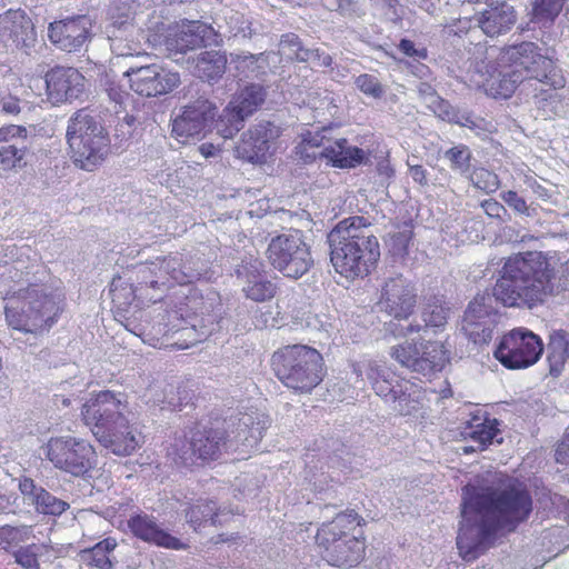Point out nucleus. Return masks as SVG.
<instances>
[{
  "mask_svg": "<svg viewBox=\"0 0 569 569\" xmlns=\"http://www.w3.org/2000/svg\"><path fill=\"white\" fill-rule=\"evenodd\" d=\"M532 509L531 493L521 483H510L502 489L486 488L466 498L462 517L473 511L482 519L479 523H461L457 536L460 557L466 562L475 561L495 543L499 530L515 531L529 519Z\"/></svg>",
  "mask_w": 569,
  "mask_h": 569,
  "instance_id": "obj_1",
  "label": "nucleus"
},
{
  "mask_svg": "<svg viewBox=\"0 0 569 569\" xmlns=\"http://www.w3.org/2000/svg\"><path fill=\"white\" fill-rule=\"evenodd\" d=\"M555 278L556 268L546 252H517L506 258L492 295L503 307L533 309L555 295Z\"/></svg>",
  "mask_w": 569,
  "mask_h": 569,
  "instance_id": "obj_2",
  "label": "nucleus"
},
{
  "mask_svg": "<svg viewBox=\"0 0 569 569\" xmlns=\"http://www.w3.org/2000/svg\"><path fill=\"white\" fill-rule=\"evenodd\" d=\"M24 280V272L14 263L4 261L0 264V287L4 291V317L14 330L38 333L49 330L64 310L66 297L58 290L44 284L28 283L13 289L12 284Z\"/></svg>",
  "mask_w": 569,
  "mask_h": 569,
  "instance_id": "obj_3",
  "label": "nucleus"
},
{
  "mask_svg": "<svg viewBox=\"0 0 569 569\" xmlns=\"http://www.w3.org/2000/svg\"><path fill=\"white\" fill-rule=\"evenodd\" d=\"M362 216L340 220L328 233L329 258L336 273L348 281L363 280L379 266L381 247Z\"/></svg>",
  "mask_w": 569,
  "mask_h": 569,
  "instance_id": "obj_4",
  "label": "nucleus"
},
{
  "mask_svg": "<svg viewBox=\"0 0 569 569\" xmlns=\"http://www.w3.org/2000/svg\"><path fill=\"white\" fill-rule=\"evenodd\" d=\"M229 433L219 422L196 423L167 443V462L180 472L194 471L217 461L228 450Z\"/></svg>",
  "mask_w": 569,
  "mask_h": 569,
  "instance_id": "obj_5",
  "label": "nucleus"
},
{
  "mask_svg": "<svg viewBox=\"0 0 569 569\" xmlns=\"http://www.w3.org/2000/svg\"><path fill=\"white\" fill-rule=\"evenodd\" d=\"M365 523V519L352 509L323 522L316 533L321 558L336 567L349 568L360 563L366 553V538L359 528Z\"/></svg>",
  "mask_w": 569,
  "mask_h": 569,
  "instance_id": "obj_6",
  "label": "nucleus"
},
{
  "mask_svg": "<svg viewBox=\"0 0 569 569\" xmlns=\"http://www.w3.org/2000/svg\"><path fill=\"white\" fill-rule=\"evenodd\" d=\"M270 367L276 378L296 395L311 393L327 373L321 352L302 343L278 348L271 355Z\"/></svg>",
  "mask_w": 569,
  "mask_h": 569,
  "instance_id": "obj_7",
  "label": "nucleus"
},
{
  "mask_svg": "<svg viewBox=\"0 0 569 569\" xmlns=\"http://www.w3.org/2000/svg\"><path fill=\"white\" fill-rule=\"evenodd\" d=\"M67 140L73 163L86 171L100 167L110 151L108 132L87 109L70 119Z\"/></svg>",
  "mask_w": 569,
  "mask_h": 569,
  "instance_id": "obj_8",
  "label": "nucleus"
},
{
  "mask_svg": "<svg viewBox=\"0 0 569 569\" xmlns=\"http://www.w3.org/2000/svg\"><path fill=\"white\" fill-rule=\"evenodd\" d=\"M270 266L286 278L300 279L313 267L311 247L301 230L273 237L266 250Z\"/></svg>",
  "mask_w": 569,
  "mask_h": 569,
  "instance_id": "obj_9",
  "label": "nucleus"
},
{
  "mask_svg": "<svg viewBox=\"0 0 569 569\" xmlns=\"http://www.w3.org/2000/svg\"><path fill=\"white\" fill-rule=\"evenodd\" d=\"M43 452L56 469L74 477L88 476L98 462L94 446L87 439L70 435L49 438Z\"/></svg>",
  "mask_w": 569,
  "mask_h": 569,
  "instance_id": "obj_10",
  "label": "nucleus"
},
{
  "mask_svg": "<svg viewBox=\"0 0 569 569\" xmlns=\"http://www.w3.org/2000/svg\"><path fill=\"white\" fill-rule=\"evenodd\" d=\"M503 59L509 68H515L522 82L536 80L551 89H561L566 86V78L556 62L541 54L533 42H521L505 50Z\"/></svg>",
  "mask_w": 569,
  "mask_h": 569,
  "instance_id": "obj_11",
  "label": "nucleus"
},
{
  "mask_svg": "<svg viewBox=\"0 0 569 569\" xmlns=\"http://www.w3.org/2000/svg\"><path fill=\"white\" fill-rule=\"evenodd\" d=\"M390 356L402 367L426 377L441 372L451 360L447 345L437 340H406L393 346Z\"/></svg>",
  "mask_w": 569,
  "mask_h": 569,
  "instance_id": "obj_12",
  "label": "nucleus"
},
{
  "mask_svg": "<svg viewBox=\"0 0 569 569\" xmlns=\"http://www.w3.org/2000/svg\"><path fill=\"white\" fill-rule=\"evenodd\" d=\"M542 339L525 327L513 328L503 333L493 357L508 370L527 369L536 365L543 353Z\"/></svg>",
  "mask_w": 569,
  "mask_h": 569,
  "instance_id": "obj_13",
  "label": "nucleus"
},
{
  "mask_svg": "<svg viewBox=\"0 0 569 569\" xmlns=\"http://www.w3.org/2000/svg\"><path fill=\"white\" fill-rule=\"evenodd\" d=\"M144 343L157 349L184 350L203 340L194 325H190L178 311H168L167 321L139 335Z\"/></svg>",
  "mask_w": 569,
  "mask_h": 569,
  "instance_id": "obj_14",
  "label": "nucleus"
},
{
  "mask_svg": "<svg viewBox=\"0 0 569 569\" xmlns=\"http://www.w3.org/2000/svg\"><path fill=\"white\" fill-rule=\"evenodd\" d=\"M128 409V399L123 392L112 390L96 391L81 407V418L86 426L94 431H103L111 423L122 419Z\"/></svg>",
  "mask_w": 569,
  "mask_h": 569,
  "instance_id": "obj_15",
  "label": "nucleus"
},
{
  "mask_svg": "<svg viewBox=\"0 0 569 569\" xmlns=\"http://www.w3.org/2000/svg\"><path fill=\"white\" fill-rule=\"evenodd\" d=\"M267 90L262 84L249 83L241 88L224 108L218 120L223 138H232L246 118L252 116L264 102Z\"/></svg>",
  "mask_w": 569,
  "mask_h": 569,
  "instance_id": "obj_16",
  "label": "nucleus"
},
{
  "mask_svg": "<svg viewBox=\"0 0 569 569\" xmlns=\"http://www.w3.org/2000/svg\"><path fill=\"white\" fill-rule=\"evenodd\" d=\"M32 19L22 9H8L0 14V52H28L36 46Z\"/></svg>",
  "mask_w": 569,
  "mask_h": 569,
  "instance_id": "obj_17",
  "label": "nucleus"
},
{
  "mask_svg": "<svg viewBox=\"0 0 569 569\" xmlns=\"http://www.w3.org/2000/svg\"><path fill=\"white\" fill-rule=\"evenodd\" d=\"M124 74L129 77L131 90L148 98L168 94L181 84L179 72L157 63L130 68Z\"/></svg>",
  "mask_w": 569,
  "mask_h": 569,
  "instance_id": "obj_18",
  "label": "nucleus"
},
{
  "mask_svg": "<svg viewBox=\"0 0 569 569\" xmlns=\"http://www.w3.org/2000/svg\"><path fill=\"white\" fill-rule=\"evenodd\" d=\"M217 116V107L208 99H197L181 109L172 120L171 134L181 143L204 134Z\"/></svg>",
  "mask_w": 569,
  "mask_h": 569,
  "instance_id": "obj_19",
  "label": "nucleus"
},
{
  "mask_svg": "<svg viewBox=\"0 0 569 569\" xmlns=\"http://www.w3.org/2000/svg\"><path fill=\"white\" fill-rule=\"evenodd\" d=\"M417 298L411 281L398 274L383 281L377 303L388 316L407 320L415 312Z\"/></svg>",
  "mask_w": 569,
  "mask_h": 569,
  "instance_id": "obj_20",
  "label": "nucleus"
},
{
  "mask_svg": "<svg viewBox=\"0 0 569 569\" xmlns=\"http://www.w3.org/2000/svg\"><path fill=\"white\" fill-rule=\"evenodd\" d=\"M279 137L280 129L277 126L269 121L259 122L242 133L234 148L236 156L250 163H266Z\"/></svg>",
  "mask_w": 569,
  "mask_h": 569,
  "instance_id": "obj_21",
  "label": "nucleus"
},
{
  "mask_svg": "<svg viewBox=\"0 0 569 569\" xmlns=\"http://www.w3.org/2000/svg\"><path fill=\"white\" fill-rule=\"evenodd\" d=\"M92 21L88 16H74L49 23L48 38L58 49L78 52L92 36Z\"/></svg>",
  "mask_w": 569,
  "mask_h": 569,
  "instance_id": "obj_22",
  "label": "nucleus"
},
{
  "mask_svg": "<svg viewBox=\"0 0 569 569\" xmlns=\"http://www.w3.org/2000/svg\"><path fill=\"white\" fill-rule=\"evenodd\" d=\"M94 437L102 447L117 456H130L143 442L141 432L129 422L126 416L103 431H94Z\"/></svg>",
  "mask_w": 569,
  "mask_h": 569,
  "instance_id": "obj_23",
  "label": "nucleus"
},
{
  "mask_svg": "<svg viewBox=\"0 0 569 569\" xmlns=\"http://www.w3.org/2000/svg\"><path fill=\"white\" fill-rule=\"evenodd\" d=\"M44 80L48 99L59 104L78 98L84 77L76 68L57 66L47 71Z\"/></svg>",
  "mask_w": 569,
  "mask_h": 569,
  "instance_id": "obj_24",
  "label": "nucleus"
},
{
  "mask_svg": "<svg viewBox=\"0 0 569 569\" xmlns=\"http://www.w3.org/2000/svg\"><path fill=\"white\" fill-rule=\"evenodd\" d=\"M28 130L23 126L9 124L0 128V170L10 171L27 164Z\"/></svg>",
  "mask_w": 569,
  "mask_h": 569,
  "instance_id": "obj_25",
  "label": "nucleus"
},
{
  "mask_svg": "<svg viewBox=\"0 0 569 569\" xmlns=\"http://www.w3.org/2000/svg\"><path fill=\"white\" fill-rule=\"evenodd\" d=\"M485 296H477L465 311L462 330L475 345H488L493 336L495 322L491 312L485 305Z\"/></svg>",
  "mask_w": 569,
  "mask_h": 569,
  "instance_id": "obj_26",
  "label": "nucleus"
},
{
  "mask_svg": "<svg viewBox=\"0 0 569 569\" xmlns=\"http://www.w3.org/2000/svg\"><path fill=\"white\" fill-rule=\"evenodd\" d=\"M127 525L132 536L143 542L173 550L186 548L178 538L163 530L154 517L144 512L130 516Z\"/></svg>",
  "mask_w": 569,
  "mask_h": 569,
  "instance_id": "obj_27",
  "label": "nucleus"
},
{
  "mask_svg": "<svg viewBox=\"0 0 569 569\" xmlns=\"http://www.w3.org/2000/svg\"><path fill=\"white\" fill-rule=\"evenodd\" d=\"M319 158L327 166L349 170L355 169L367 162L366 151L349 142L347 138H338L328 143L319 151Z\"/></svg>",
  "mask_w": 569,
  "mask_h": 569,
  "instance_id": "obj_28",
  "label": "nucleus"
},
{
  "mask_svg": "<svg viewBox=\"0 0 569 569\" xmlns=\"http://www.w3.org/2000/svg\"><path fill=\"white\" fill-rule=\"evenodd\" d=\"M214 36L213 28L199 20L182 21L174 31L169 44L177 51L184 53L206 46Z\"/></svg>",
  "mask_w": 569,
  "mask_h": 569,
  "instance_id": "obj_29",
  "label": "nucleus"
},
{
  "mask_svg": "<svg viewBox=\"0 0 569 569\" xmlns=\"http://www.w3.org/2000/svg\"><path fill=\"white\" fill-rule=\"evenodd\" d=\"M463 435L485 450L500 435V421L488 411L477 408L469 413L463 425Z\"/></svg>",
  "mask_w": 569,
  "mask_h": 569,
  "instance_id": "obj_30",
  "label": "nucleus"
},
{
  "mask_svg": "<svg viewBox=\"0 0 569 569\" xmlns=\"http://www.w3.org/2000/svg\"><path fill=\"white\" fill-rule=\"evenodd\" d=\"M517 21L515 9L506 2L490 4L477 18L479 28L488 37L507 33Z\"/></svg>",
  "mask_w": 569,
  "mask_h": 569,
  "instance_id": "obj_31",
  "label": "nucleus"
},
{
  "mask_svg": "<svg viewBox=\"0 0 569 569\" xmlns=\"http://www.w3.org/2000/svg\"><path fill=\"white\" fill-rule=\"evenodd\" d=\"M569 360V333L563 330H553L548 338L547 362L550 376L558 378L565 370Z\"/></svg>",
  "mask_w": 569,
  "mask_h": 569,
  "instance_id": "obj_32",
  "label": "nucleus"
},
{
  "mask_svg": "<svg viewBox=\"0 0 569 569\" xmlns=\"http://www.w3.org/2000/svg\"><path fill=\"white\" fill-rule=\"evenodd\" d=\"M508 72H498L490 74L482 83L485 92L495 99H508L522 83L521 76H518L515 68H509Z\"/></svg>",
  "mask_w": 569,
  "mask_h": 569,
  "instance_id": "obj_33",
  "label": "nucleus"
},
{
  "mask_svg": "<svg viewBox=\"0 0 569 569\" xmlns=\"http://www.w3.org/2000/svg\"><path fill=\"white\" fill-rule=\"evenodd\" d=\"M224 52L210 50L201 52L196 59V74L202 80L213 81L220 79L227 69Z\"/></svg>",
  "mask_w": 569,
  "mask_h": 569,
  "instance_id": "obj_34",
  "label": "nucleus"
},
{
  "mask_svg": "<svg viewBox=\"0 0 569 569\" xmlns=\"http://www.w3.org/2000/svg\"><path fill=\"white\" fill-rule=\"evenodd\" d=\"M398 410L402 416H411L422 410L426 389L409 380L399 385Z\"/></svg>",
  "mask_w": 569,
  "mask_h": 569,
  "instance_id": "obj_35",
  "label": "nucleus"
},
{
  "mask_svg": "<svg viewBox=\"0 0 569 569\" xmlns=\"http://www.w3.org/2000/svg\"><path fill=\"white\" fill-rule=\"evenodd\" d=\"M279 53L288 60L307 62L315 57H319V50L308 49L303 46L301 39L293 32L281 36L279 42Z\"/></svg>",
  "mask_w": 569,
  "mask_h": 569,
  "instance_id": "obj_36",
  "label": "nucleus"
},
{
  "mask_svg": "<svg viewBox=\"0 0 569 569\" xmlns=\"http://www.w3.org/2000/svg\"><path fill=\"white\" fill-rule=\"evenodd\" d=\"M116 539L108 537L96 543L93 547L82 550L81 557L90 567L111 569L112 562L110 560V553L116 549Z\"/></svg>",
  "mask_w": 569,
  "mask_h": 569,
  "instance_id": "obj_37",
  "label": "nucleus"
},
{
  "mask_svg": "<svg viewBox=\"0 0 569 569\" xmlns=\"http://www.w3.org/2000/svg\"><path fill=\"white\" fill-rule=\"evenodd\" d=\"M278 291V286L261 273L251 274L243 288L244 296L257 302L271 300Z\"/></svg>",
  "mask_w": 569,
  "mask_h": 569,
  "instance_id": "obj_38",
  "label": "nucleus"
},
{
  "mask_svg": "<svg viewBox=\"0 0 569 569\" xmlns=\"http://www.w3.org/2000/svg\"><path fill=\"white\" fill-rule=\"evenodd\" d=\"M325 131H327L326 127L317 131L306 130L301 133V140L296 147V153L303 162L311 163L319 157L316 149L326 146Z\"/></svg>",
  "mask_w": 569,
  "mask_h": 569,
  "instance_id": "obj_39",
  "label": "nucleus"
},
{
  "mask_svg": "<svg viewBox=\"0 0 569 569\" xmlns=\"http://www.w3.org/2000/svg\"><path fill=\"white\" fill-rule=\"evenodd\" d=\"M51 547L47 543H30L13 552L16 562L24 569H40L39 556L47 553Z\"/></svg>",
  "mask_w": 569,
  "mask_h": 569,
  "instance_id": "obj_40",
  "label": "nucleus"
},
{
  "mask_svg": "<svg viewBox=\"0 0 569 569\" xmlns=\"http://www.w3.org/2000/svg\"><path fill=\"white\" fill-rule=\"evenodd\" d=\"M32 537L31 526L0 527V549L10 551Z\"/></svg>",
  "mask_w": 569,
  "mask_h": 569,
  "instance_id": "obj_41",
  "label": "nucleus"
},
{
  "mask_svg": "<svg viewBox=\"0 0 569 569\" xmlns=\"http://www.w3.org/2000/svg\"><path fill=\"white\" fill-rule=\"evenodd\" d=\"M218 513L216 506L211 501H198L187 511L188 522L197 529L198 527L210 521L211 525L217 523Z\"/></svg>",
  "mask_w": 569,
  "mask_h": 569,
  "instance_id": "obj_42",
  "label": "nucleus"
},
{
  "mask_svg": "<svg viewBox=\"0 0 569 569\" xmlns=\"http://www.w3.org/2000/svg\"><path fill=\"white\" fill-rule=\"evenodd\" d=\"M32 505H34L38 512L51 516H59L63 513L69 507L66 501L54 497L43 488H40L38 496L34 497Z\"/></svg>",
  "mask_w": 569,
  "mask_h": 569,
  "instance_id": "obj_43",
  "label": "nucleus"
},
{
  "mask_svg": "<svg viewBox=\"0 0 569 569\" xmlns=\"http://www.w3.org/2000/svg\"><path fill=\"white\" fill-rule=\"evenodd\" d=\"M449 309L437 299L427 302L422 310V320L427 328L441 329L447 325Z\"/></svg>",
  "mask_w": 569,
  "mask_h": 569,
  "instance_id": "obj_44",
  "label": "nucleus"
},
{
  "mask_svg": "<svg viewBox=\"0 0 569 569\" xmlns=\"http://www.w3.org/2000/svg\"><path fill=\"white\" fill-rule=\"evenodd\" d=\"M413 238V227L410 223H403L398 230L390 234L389 246L393 256L405 257L408 254L409 246Z\"/></svg>",
  "mask_w": 569,
  "mask_h": 569,
  "instance_id": "obj_45",
  "label": "nucleus"
},
{
  "mask_svg": "<svg viewBox=\"0 0 569 569\" xmlns=\"http://www.w3.org/2000/svg\"><path fill=\"white\" fill-rule=\"evenodd\" d=\"M567 0H535L532 17L536 21H553Z\"/></svg>",
  "mask_w": 569,
  "mask_h": 569,
  "instance_id": "obj_46",
  "label": "nucleus"
},
{
  "mask_svg": "<svg viewBox=\"0 0 569 569\" xmlns=\"http://www.w3.org/2000/svg\"><path fill=\"white\" fill-rule=\"evenodd\" d=\"M470 180L475 188L486 193H493L500 187L499 177L486 168H476L470 176Z\"/></svg>",
  "mask_w": 569,
  "mask_h": 569,
  "instance_id": "obj_47",
  "label": "nucleus"
},
{
  "mask_svg": "<svg viewBox=\"0 0 569 569\" xmlns=\"http://www.w3.org/2000/svg\"><path fill=\"white\" fill-rule=\"evenodd\" d=\"M368 377L371 380L372 389L379 397L397 400L396 397L399 396V390L395 389V386L391 383V381L388 380L379 369L371 368Z\"/></svg>",
  "mask_w": 569,
  "mask_h": 569,
  "instance_id": "obj_48",
  "label": "nucleus"
},
{
  "mask_svg": "<svg viewBox=\"0 0 569 569\" xmlns=\"http://www.w3.org/2000/svg\"><path fill=\"white\" fill-rule=\"evenodd\" d=\"M356 87L366 96L379 99L383 96L385 89L377 77L369 73H361L355 79Z\"/></svg>",
  "mask_w": 569,
  "mask_h": 569,
  "instance_id": "obj_49",
  "label": "nucleus"
},
{
  "mask_svg": "<svg viewBox=\"0 0 569 569\" xmlns=\"http://www.w3.org/2000/svg\"><path fill=\"white\" fill-rule=\"evenodd\" d=\"M451 169L466 171L469 168L471 154L466 146H456L446 151Z\"/></svg>",
  "mask_w": 569,
  "mask_h": 569,
  "instance_id": "obj_50",
  "label": "nucleus"
},
{
  "mask_svg": "<svg viewBox=\"0 0 569 569\" xmlns=\"http://www.w3.org/2000/svg\"><path fill=\"white\" fill-rule=\"evenodd\" d=\"M398 49L406 56V57H409V58H413V59H417V60H426L428 58V50L427 48L422 47V48H416L413 41L409 40V39H401L399 44H398Z\"/></svg>",
  "mask_w": 569,
  "mask_h": 569,
  "instance_id": "obj_51",
  "label": "nucleus"
},
{
  "mask_svg": "<svg viewBox=\"0 0 569 569\" xmlns=\"http://www.w3.org/2000/svg\"><path fill=\"white\" fill-rule=\"evenodd\" d=\"M501 199L515 211L519 213H528V206L526 200L520 197L516 191L508 190L501 193Z\"/></svg>",
  "mask_w": 569,
  "mask_h": 569,
  "instance_id": "obj_52",
  "label": "nucleus"
},
{
  "mask_svg": "<svg viewBox=\"0 0 569 569\" xmlns=\"http://www.w3.org/2000/svg\"><path fill=\"white\" fill-rule=\"evenodd\" d=\"M481 208L487 216L498 220H502V216L506 213V208L496 199H486L481 201Z\"/></svg>",
  "mask_w": 569,
  "mask_h": 569,
  "instance_id": "obj_53",
  "label": "nucleus"
},
{
  "mask_svg": "<svg viewBox=\"0 0 569 569\" xmlns=\"http://www.w3.org/2000/svg\"><path fill=\"white\" fill-rule=\"evenodd\" d=\"M41 487H38L33 479L29 477H22L19 480V490L22 493L24 498L31 501V503L34 501V497L38 496V492Z\"/></svg>",
  "mask_w": 569,
  "mask_h": 569,
  "instance_id": "obj_54",
  "label": "nucleus"
},
{
  "mask_svg": "<svg viewBox=\"0 0 569 569\" xmlns=\"http://www.w3.org/2000/svg\"><path fill=\"white\" fill-rule=\"evenodd\" d=\"M555 457L559 463H569V433L558 443Z\"/></svg>",
  "mask_w": 569,
  "mask_h": 569,
  "instance_id": "obj_55",
  "label": "nucleus"
},
{
  "mask_svg": "<svg viewBox=\"0 0 569 569\" xmlns=\"http://www.w3.org/2000/svg\"><path fill=\"white\" fill-rule=\"evenodd\" d=\"M237 61L241 64H244L246 67H249L253 63H258L260 61H262L264 64H268V56L264 52H261L259 54L246 53L238 56Z\"/></svg>",
  "mask_w": 569,
  "mask_h": 569,
  "instance_id": "obj_56",
  "label": "nucleus"
},
{
  "mask_svg": "<svg viewBox=\"0 0 569 569\" xmlns=\"http://www.w3.org/2000/svg\"><path fill=\"white\" fill-rule=\"evenodd\" d=\"M409 172L413 181L420 186H426L428 183L427 170L421 164L410 166Z\"/></svg>",
  "mask_w": 569,
  "mask_h": 569,
  "instance_id": "obj_57",
  "label": "nucleus"
},
{
  "mask_svg": "<svg viewBox=\"0 0 569 569\" xmlns=\"http://www.w3.org/2000/svg\"><path fill=\"white\" fill-rule=\"evenodd\" d=\"M377 171L380 176L386 178H391L395 174V169L392 168L390 161L387 159L378 162Z\"/></svg>",
  "mask_w": 569,
  "mask_h": 569,
  "instance_id": "obj_58",
  "label": "nucleus"
},
{
  "mask_svg": "<svg viewBox=\"0 0 569 569\" xmlns=\"http://www.w3.org/2000/svg\"><path fill=\"white\" fill-rule=\"evenodd\" d=\"M2 110L10 114H17L20 112V104L18 99H11L3 102Z\"/></svg>",
  "mask_w": 569,
  "mask_h": 569,
  "instance_id": "obj_59",
  "label": "nucleus"
},
{
  "mask_svg": "<svg viewBox=\"0 0 569 569\" xmlns=\"http://www.w3.org/2000/svg\"><path fill=\"white\" fill-rule=\"evenodd\" d=\"M199 151L204 158H210V157L216 156V153L218 152V149L216 148V146L213 143L207 142V143H202L199 147Z\"/></svg>",
  "mask_w": 569,
  "mask_h": 569,
  "instance_id": "obj_60",
  "label": "nucleus"
},
{
  "mask_svg": "<svg viewBox=\"0 0 569 569\" xmlns=\"http://www.w3.org/2000/svg\"><path fill=\"white\" fill-rule=\"evenodd\" d=\"M230 539L228 537H224V535H219L214 540L213 542L214 543H221V542H227L229 541Z\"/></svg>",
  "mask_w": 569,
  "mask_h": 569,
  "instance_id": "obj_61",
  "label": "nucleus"
},
{
  "mask_svg": "<svg viewBox=\"0 0 569 569\" xmlns=\"http://www.w3.org/2000/svg\"><path fill=\"white\" fill-rule=\"evenodd\" d=\"M419 330H420V327H419V326H416V327H415V326H412V325L408 326V327H407V329H406V331H407V332H417V331H419Z\"/></svg>",
  "mask_w": 569,
  "mask_h": 569,
  "instance_id": "obj_62",
  "label": "nucleus"
},
{
  "mask_svg": "<svg viewBox=\"0 0 569 569\" xmlns=\"http://www.w3.org/2000/svg\"><path fill=\"white\" fill-rule=\"evenodd\" d=\"M331 62H332L331 57L329 54H326L323 58V64L328 67L331 64Z\"/></svg>",
  "mask_w": 569,
  "mask_h": 569,
  "instance_id": "obj_63",
  "label": "nucleus"
},
{
  "mask_svg": "<svg viewBox=\"0 0 569 569\" xmlns=\"http://www.w3.org/2000/svg\"><path fill=\"white\" fill-rule=\"evenodd\" d=\"M566 18H567V20L569 21V9H568V10H567V12H566Z\"/></svg>",
  "mask_w": 569,
  "mask_h": 569,
  "instance_id": "obj_64",
  "label": "nucleus"
}]
</instances>
